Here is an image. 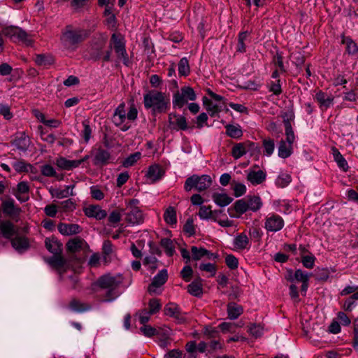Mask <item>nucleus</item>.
Masks as SVG:
<instances>
[{
	"label": "nucleus",
	"mask_w": 358,
	"mask_h": 358,
	"mask_svg": "<svg viewBox=\"0 0 358 358\" xmlns=\"http://www.w3.org/2000/svg\"><path fill=\"white\" fill-rule=\"evenodd\" d=\"M271 64L275 67V69H279L281 73H285L287 72V69L284 65L282 52H276L272 57Z\"/></svg>",
	"instance_id": "obj_34"
},
{
	"label": "nucleus",
	"mask_w": 358,
	"mask_h": 358,
	"mask_svg": "<svg viewBox=\"0 0 358 358\" xmlns=\"http://www.w3.org/2000/svg\"><path fill=\"white\" fill-rule=\"evenodd\" d=\"M266 173L262 170L248 171L247 180L252 185H257L263 183L266 180Z\"/></svg>",
	"instance_id": "obj_24"
},
{
	"label": "nucleus",
	"mask_w": 358,
	"mask_h": 358,
	"mask_svg": "<svg viewBox=\"0 0 358 358\" xmlns=\"http://www.w3.org/2000/svg\"><path fill=\"white\" fill-rule=\"evenodd\" d=\"M310 275L307 273L303 272L301 269H297L295 271L294 278L291 275L287 278L288 280L292 282L294 280L296 281L305 282L309 280Z\"/></svg>",
	"instance_id": "obj_45"
},
{
	"label": "nucleus",
	"mask_w": 358,
	"mask_h": 358,
	"mask_svg": "<svg viewBox=\"0 0 358 358\" xmlns=\"http://www.w3.org/2000/svg\"><path fill=\"white\" fill-rule=\"evenodd\" d=\"M83 130L81 135L86 143H87L91 138L92 129L87 121L83 122Z\"/></svg>",
	"instance_id": "obj_63"
},
{
	"label": "nucleus",
	"mask_w": 358,
	"mask_h": 358,
	"mask_svg": "<svg viewBox=\"0 0 358 358\" xmlns=\"http://www.w3.org/2000/svg\"><path fill=\"white\" fill-rule=\"evenodd\" d=\"M268 91L270 92H272L274 95L278 96L282 92V87H281V81L280 79L276 80L275 81H271L268 84Z\"/></svg>",
	"instance_id": "obj_52"
},
{
	"label": "nucleus",
	"mask_w": 358,
	"mask_h": 358,
	"mask_svg": "<svg viewBox=\"0 0 358 358\" xmlns=\"http://www.w3.org/2000/svg\"><path fill=\"white\" fill-rule=\"evenodd\" d=\"M192 274L193 270L189 265L184 266L180 271V276L185 282H189L191 280Z\"/></svg>",
	"instance_id": "obj_64"
},
{
	"label": "nucleus",
	"mask_w": 358,
	"mask_h": 358,
	"mask_svg": "<svg viewBox=\"0 0 358 358\" xmlns=\"http://www.w3.org/2000/svg\"><path fill=\"white\" fill-rule=\"evenodd\" d=\"M89 36L87 31L67 25L62 30L60 40L63 46L71 50H75Z\"/></svg>",
	"instance_id": "obj_3"
},
{
	"label": "nucleus",
	"mask_w": 358,
	"mask_h": 358,
	"mask_svg": "<svg viewBox=\"0 0 358 358\" xmlns=\"http://www.w3.org/2000/svg\"><path fill=\"white\" fill-rule=\"evenodd\" d=\"M45 245L47 250L53 254V255L62 254V248L60 243L55 238H46Z\"/></svg>",
	"instance_id": "obj_27"
},
{
	"label": "nucleus",
	"mask_w": 358,
	"mask_h": 358,
	"mask_svg": "<svg viewBox=\"0 0 358 358\" xmlns=\"http://www.w3.org/2000/svg\"><path fill=\"white\" fill-rule=\"evenodd\" d=\"M234 250L236 251H243L249 250L251 243L248 236L244 233L238 234L233 240Z\"/></svg>",
	"instance_id": "obj_18"
},
{
	"label": "nucleus",
	"mask_w": 358,
	"mask_h": 358,
	"mask_svg": "<svg viewBox=\"0 0 358 358\" xmlns=\"http://www.w3.org/2000/svg\"><path fill=\"white\" fill-rule=\"evenodd\" d=\"M71 186H66L65 189H55L51 191V194L52 196H55L57 199H63L68 197L70 195H73L72 190L70 192L69 189Z\"/></svg>",
	"instance_id": "obj_46"
},
{
	"label": "nucleus",
	"mask_w": 358,
	"mask_h": 358,
	"mask_svg": "<svg viewBox=\"0 0 358 358\" xmlns=\"http://www.w3.org/2000/svg\"><path fill=\"white\" fill-rule=\"evenodd\" d=\"M164 221L170 225H173L177 223L176 211L172 206H169L164 212Z\"/></svg>",
	"instance_id": "obj_36"
},
{
	"label": "nucleus",
	"mask_w": 358,
	"mask_h": 358,
	"mask_svg": "<svg viewBox=\"0 0 358 358\" xmlns=\"http://www.w3.org/2000/svg\"><path fill=\"white\" fill-rule=\"evenodd\" d=\"M92 156L93 157V164L97 166H103L112 162L110 152L99 145L92 150Z\"/></svg>",
	"instance_id": "obj_12"
},
{
	"label": "nucleus",
	"mask_w": 358,
	"mask_h": 358,
	"mask_svg": "<svg viewBox=\"0 0 358 358\" xmlns=\"http://www.w3.org/2000/svg\"><path fill=\"white\" fill-rule=\"evenodd\" d=\"M355 300H358V291L352 294L350 299L344 302L343 309L348 312L352 311L353 306H355Z\"/></svg>",
	"instance_id": "obj_57"
},
{
	"label": "nucleus",
	"mask_w": 358,
	"mask_h": 358,
	"mask_svg": "<svg viewBox=\"0 0 358 358\" xmlns=\"http://www.w3.org/2000/svg\"><path fill=\"white\" fill-rule=\"evenodd\" d=\"M83 211L87 217L95 218L97 220H103L107 216L106 211L99 205H90L85 208Z\"/></svg>",
	"instance_id": "obj_20"
},
{
	"label": "nucleus",
	"mask_w": 358,
	"mask_h": 358,
	"mask_svg": "<svg viewBox=\"0 0 358 358\" xmlns=\"http://www.w3.org/2000/svg\"><path fill=\"white\" fill-rule=\"evenodd\" d=\"M160 245L164 249L166 254L169 257L173 255L175 252V247L171 239L166 238H162L160 241Z\"/></svg>",
	"instance_id": "obj_41"
},
{
	"label": "nucleus",
	"mask_w": 358,
	"mask_h": 358,
	"mask_svg": "<svg viewBox=\"0 0 358 358\" xmlns=\"http://www.w3.org/2000/svg\"><path fill=\"white\" fill-rule=\"evenodd\" d=\"M199 269L210 273V277H213L216 274L217 266L212 263H202L199 265Z\"/></svg>",
	"instance_id": "obj_53"
},
{
	"label": "nucleus",
	"mask_w": 358,
	"mask_h": 358,
	"mask_svg": "<svg viewBox=\"0 0 358 358\" xmlns=\"http://www.w3.org/2000/svg\"><path fill=\"white\" fill-rule=\"evenodd\" d=\"M196 95L192 87L189 86H184L180 88V91H177L173 95V108H181L188 101H194Z\"/></svg>",
	"instance_id": "obj_10"
},
{
	"label": "nucleus",
	"mask_w": 358,
	"mask_h": 358,
	"mask_svg": "<svg viewBox=\"0 0 358 358\" xmlns=\"http://www.w3.org/2000/svg\"><path fill=\"white\" fill-rule=\"evenodd\" d=\"M162 304L160 303L159 299H151L148 302V311L152 315H154L159 311L161 309Z\"/></svg>",
	"instance_id": "obj_51"
},
{
	"label": "nucleus",
	"mask_w": 358,
	"mask_h": 358,
	"mask_svg": "<svg viewBox=\"0 0 358 358\" xmlns=\"http://www.w3.org/2000/svg\"><path fill=\"white\" fill-rule=\"evenodd\" d=\"M2 32L5 36H8L11 38H15L18 39L19 41L21 40V29L19 27L13 26L8 27L4 28L2 30Z\"/></svg>",
	"instance_id": "obj_40"
},
{
	"label": "nucleus",
	"mask_w": 358,
	"mask_h": 358,
	"mask_svg": "<svg viewBox=\"0 0 358 358\" xmlns=\"http://www.w3.org/2000/svg\"><path fill=\"white\" fill-rule=\"evenodd\" d=\"M285 226L283 218L275 213H268L264 219V229L268 232H278Z\"/></svg>",
	"instance_id": "obj_11"
},
{
	"label": "nucleus",
	"mask_w": 358,
	"mask_h": 358,
	"mask_svg": "<svg viewBox=\"0 0 358 358\" xmlns=\"http://www.w3.org/2000/svg\"><path fill=\"white\" fill-rule=\"evenodd\" d=\"M178 73L180 76H187L190 73L189 61L186 57L180 59L178 63Z\"/></svg>",
	"instance_id": "obj_39"
},
{
	"label": "nucleus",
	"mask_w": 358,
	"mask_h": 358,
	"mask_svg": "<svg viewBox=\"0 0 358 358\" xmlns=\"http://www.w3.org/2000/svg\"><path fill=\"white\" fill-rule=\"evenodd\" d=\"M183 231L188 235V236H192L195 234V227L194 221L192 218L187 219L185 224L183 226Z\"/></svg>",
	"instance_id": "obj_58"
},
{
	"label": "nucleus",
	"mask_w": 358,
	"mask_h": 358,
	"mask_svg": "<svg viewBox=\"0 0 358 358\" xmlns=\"http://www.w3.org/2000/svg\"><path fill=\"white\" fill-rule=\"evenodd\" d=\"M203 280L198 277L187 285V292L192 296L201 297L203 294Z\"/></svg>",
	"instance_id": "obj_26"
},
{
	"label": "nucleus",
	"mask_w": 358,
	"mask_h": 358,
	"mask_svg": "<svg viewBox=\"0 0 358 358\" xmlns=\"http://www.w3.org/2000/svg\"><path fill=\"white\" fill-rule=\"evenodd\" d=\"M341 38V44L345 45V52L348 55L352 56L358 54V45L350 36H346L342 34Z\"/></svg>",
	"instance_id": "obj_25"
},
{
	"label": "nucleus",
	"mask_w": 358,
	"mask_h": 358,
	"mask_svg": "<svg viewBox=\"0 0 358 358\" xmlns=\"http://www.w3.org/2000/svg\"><path fill=\"white\" fill-rule=\"evenodd\" d=\"M145 109H150L152 113H165L171 106L169 94L158 90H150L143 95Z\"/></svg>",
	"instance_id": "obj_2"
},
{
	"label": "nucleus",
	"mask_w": 358,
	"mask_h": 358,
	"mask_svg": "<svg viewBox=\"0 0 358 358\" xmlns=\"http://www.w3.org/2000/svg\"><path fill=\"white\" fill-rule=\"evenodd\" d=\"M69 308L76 313H83L91 309L92 306L87 303L82 302L77 299H72L69 303Z\"/></svg>",
	"instance_id": "obj_29"
},
{
	"label": "nucleus",
	"mask_w": 358,
	"mask_h": 358,
	"mask_svg": "<svg viewBox=\"0 0 358 358\" xmlns=\"http://www.w3.org/2000/svg\"><path fill=\"white\" fill-rule=\"evenodd\" d=\"M247 152L245 144L243 143H236L231 149V155L236 159H238L245 155Z\"/></svg>",
	"instance_id": "obj_38"
},
{
	"label": "nucleus",
	"mask_w": 358,
	"mask_h": 358,
	"mask_svg": "<svg viewBox=\"0 0 358 358\" xmlns=\"http://www.w3.org/2000/svg\"><path fill=\"white\" fill-rule=\"evenodd\" d=\"M138 110L134 105L130 106L129 111L125 110L124 102L118 105L115 108L112 120L114 124L120 127L122 131H126L131 127L129 122H134L137 119Z\"/></svg>",
	"instance_id": "obj_4"
},
{
	"label": "nucleus",
	"mask_w": 358,
	"mask_h": 358,
	"mask_svg": "<svg viewBox=\"0 0 358 358\" xmlns=\"http://www.w3.org/2000/svg\"><path fill=\"white\" fill-rule=\"evenodd\" d=\"M262 146L264 148V153L266 156H271L275 149V142L273 139L270 138H264L262 141Z\"/></svg>",
	"instance_id": "obj_42"
},
{
	"label": "nucleus",
	"mask_w": 358,
	"mask_h": 358,
	"mask_svg": "<svg viewBox=\"0 0 358 358\" xmlns=\"http://www.w3.org/2000/svg\"><path fill=\"white\" fill-rule=\"evenodd\" d=\"M315 257L313 255L302 256L301 262L303 266L307 268H313L315 266Z\"/></svg>",
	"instance_id": "obj_61"
},
{
	"label": "nucleus",
	"mask_w": 358,
	"mask_h": 358,
	"mask_svg": "<svg viewBox=\"0 0 358 358\" xmlns=\"http://www.w3.org/2000/svg\"><path fill=\"white\" fill-rule=\"evenodd\" d=\"M331 150L334 159L336 162L338 166L343 171L347 172L349 170V166L346 159L343 157L340 151L336 147H333Z\"/></svg>",
	"instance_id": "obj_30"
},
{
	"label": "nucleus",
	"mask_w": 358,
	"mask_h": 358,
	"mask_svg": "<svg viewBox=\"0 0 358 358\" xmlns=\"http://www.w3.org/2000/svg\"><path fill=\"white\" fill-rule=\"evenodd\" d=\"M165 174V170L162 166L154 164L148 167L145 176L151 183H155L160 180Z\"/></svg>",
	"instance_id": "obj_17"
},
{
	"label": "nucleus",
	"mask_w": 358,
	"mask_h": 358,
	"mask_svg": "<svg viewBox=\"0 0 358 358\" xmlns=\"http://www.w3.org/2000/svg\"><path fill=\"white\" fill-rule=\"evenodd\" d=\"M233 206L239 217L248 210L257 212L262 208L263 201L259 195H248L243 199L236 201Z\"/></svg>",
	"instance_id": "obj_6"
},
{
	"label": "nucleus",
	"mask_w": 358,
	"mask_h": 358,
	"mask_svg": "<svg viewBox=\"0 0 358 358\" xmlns=\"http://www.w3.org/2000/svg\"><path fill=\"white\" fill-rule=\"evenodd\" d=\"M227 312L228 317L230 320H236L243 313V308L242 306L237 304L235 302H230L227 304Z\"/></svg>",
	"instance_id": "obj_28"
},
{
	"label": "nucleus",
	"mask_w": 358,
	"mask_h": 358,
	"mask_svg": "<svg viewBox=\"0 0 358 358\" xmlns=\"http://www.w3.org/2000/svg\"><path fill=\"white\" fill-rule=\"evenodd\" d=\"M66 250L72 254L80 252L86 253L90 250V247L87 242L79 236L70 239L66 243Z\"/></svg>",
	"instance_id": "obj_16"
},
{
	"label": "nucleus",
	"mask_w": 358,
	"mask_h": 358,
	"mask_svg": "<svg viewBox=\"0 0 358 358\" xmlns=\"http://www.w3.org/2000/svg\"><path fill=\"white\" fill-rule=\"evenodd\" d=\"M46 262L60 275L64 274L67 270L71 268V261L70 259H64L62 254L53 255L52 257L47 259Z\"/></svg>",
	"instance_id": "obj_13"
},
{
	"label": "nucleus",
	"mask_w": 358,
	"mask_h": 358,
	"mask_svg": "<svg viewBox=\"0 0 358 358\" xmlns=\"http://www.w3.org/2000/svg\"><path fill=\"white\" fill-rule=\"evenodd\" d=\"M198 215L201 220L212 219L215 221L216 220L213 216V212L212 211L210 206H201L199 208Z\"/></svg>",
	"instance_id": "obj_43"
},
{
	"label": "nucleus",
	"mask_w": 358,
	"mask_h": 358,
	"mask_svg": "<svg viewBox=\"0 0 358 358\" xmlns=\"http://www.w3.org/2000/svg\"><path fill=\"white\" fill-rule=\"evenodd\" d=\"M249 236L255 242L260 243L263 236V231L257 227H252L249 229Z\"/></svg>",
	"instance_id": "obj_48"
},
{
	"label": "nucleus",
	"mask_w": 358,
	"mask_h": 358,
	"mask_svg": "<svg viewBox=\"0 0 358 358\" xmlns=\"http://www.w3.org/2000/svg\"><path fill=\"white\" fill-rule=\"evenodd\" d=\"M192 256L194 260H200L204 257L206 254H208V250L203 248H197L196 246H192L191 248Z\"/></svg>",
	"instance_id": "obj_47"
},
{
	"label": "nucleus",
	"mask_w": 358,
	"mask_h": 358,
	"mask_svg": "<svg viewBox=\"0 0 358 358\" xmlns=\"http://www.w3.org/2000/svg\"><path fill=\"white\" fill-rule=\"evenodd\" d=\"M139 201L136 199H131L127 206V212L124 213V220L129 224L135 225L141 224L144 220L141 210L137 206Z\"/></svg>",
	"instance_id": "obj_9"
},
{
	"label": "nucleus",
	"mask_w": 358,
	"mask_h": 358,
	"mask_svg": "<svg viewBox=\"0 0 358 358\" xmlns=\"http://www.w3.org/2000/svg\"><path fill=\"white\" fill-rule=\"evenodd\" d=\"M203 334L207 339L216 338L219 336V331L210 326H205L203 329Z\"/></svg>",
	"instance_id": "obj_54"
},
{
	"label": "nucleus",
	"mask_w": 358,
	"mask_h": 358,
	"mask_svg": "<svg viewBox=\"0 0 358 358\" xmlns=\"http://www.w3.org/2000/svg\"><path fill=\"white\" fill-rule=\"evenodd\" d=\"M286 140H281L278 146V156L286 159L291 156L293 152L292 144L295 140L294 133L289 120H283Z\"/></svg>",
	"instance_id": "obj_7"
},
{
	"label": "nucleus",
	"mask_w": 358,
	"mask_h": 358,
	"mask_svg": "<svg viewBox=\"0 0 358 358\" xmlns=\"http://www.w3.org/2000/svg\"><path fill=\"white\" fill-rule=\"evenodd\" d=\"M90 194L95 200L101 201L104 198V193L98 185L90 187Z\"/></svg>",
	"instance_id": "obj_59"
},
{
	"label": "nucleus",
	"mask_w": 358,
	"mask_h": 358,
	"mask_svg": "<svg viewBox=\"0 0 358 358\" xmlns=\"http://www.w3.org/2000/svg\"><path fill=\"white\" fill-rule=\"evenodd\" d=\"M224 127L226 129V134L232 138H240L243 134L241 127L238 124H228Z\"/></svg>",
	"instance_id": "obj_32"
},
{
	"label": "nucleus",
	"mask_w": 358,
	"mask_h": 358,
	"mask_svg": "<svg viewBox=\"0 0 358 358\" xmlns=\"http://www.w3.org/2000/svg\"><path fill=\"white\" fill-rule=\"evenodd\" d=\"M168 127L171 131H186L188 127L187 118L176 113H171L168 116Z\"/></svg>",
	"instance_id": "obj_14"
},
{
	"label": "nucleus",
	"mask_w": 358,
	"mask_h": 358,
	"mask_svg": "<svg viewBox=\"0 0 358 358\" xmlns=\"http://www.w3.org/2000/svg\"><path fill=\"white\" fill-rule=\"evenodd\" d=\"M3 212L10 217L17 216L20 213V208L15 206L14 201L8 198L2 201L1 203Z\"/></svg>",
	"instance_id": "obj_22"
},
{
	"label": "nucleus",
	"mask_w": 358,
	"mask_h": 358,
	"mask_svg": "<svg viewBox=\"0 0 358 358\" xmlns=\"http://www.w3.org/2000/svg\"><path fill=\"white\" fill-rule=\"evenodd\" d=\"M315 99L317 101L319 107L322 110L329 108L334 102V96L331 95L328 96L322 90H318L316 92Z\"/></svg>",
	"instance_id": "obj_21"
},
{
	"label": "nucleus",
	"mask_w": 358,
	"mask_h": 358,
	"mask_svg": "<svg viewBox=\"0 0 358 358\" xmlns=\"http://www.w3.org/2000/svg\"><path fill=\"white\" fill-rule=\"evenodd\" d=\"M143 264L151 272H154L157 268V259L154 256L145 257Z\"/></svg>",
	"instance_id": "obj_49"
},
{
	"label": "nucleus",
	"mask_w": 358,
	"mask_h": 358,
	"mask_svg": "<svg viewBox=\"0 0 358 358\" xmlns=\"http://www.w3.org/2000/svg\"><path fill=\"white\" fill-rule=\"evenodd\" d=\"M213 199L217 205L222 207L229 205L233 200V199L227 194L220 193H214L213 194Z\"/></svg>",
	"instance_id": "obj_35"
},
{
	"label": "nucleus",
	"mask_w": 358,
	"mask_h": 358,
	"mask_svg": "<svg viewBox=\"0 0 358 358\" xmlns=\"http://www.w3.org/2000/svg\"><path fill=\"white\" fill-rule=\"evenodd\" d=\"M41 174L46 177L57 178V174L52 166L45 164L41 166Z\"/></svg>",
	"instance_id": "obj_56"
},
{
	"label": "nucleus",
	"mask_w": 358,
	"mask_h": 358,
	"mask_svg": "<svg viewBox=\"0 0 358 358\" xmlns=\"http://www.w3.org/2000/svg\"><path fill=\"white\" fill-rule=\"evenodd\" d=\"M168 280V271L166 269L161 270L153 278L148 287L150 293H155L157 289L162 286Z\"/></svg>",
	"instance_id": "obj_19"
},
{
	"label": "nucleus",
	"mask_w": 358,
	"mask_h": 358,
	"mask_svg": "<svg viewBox=\"0 0 358 358\" xmlns=\"http://www.w3.org/2000/svg\"><path fill=\"white\" fill-rule=\"evenodd\" d=\"M78 162L76 160H69L64 157L56 159L55 164L62 170L70 171L78 167Z\"/></svg>",
	"instance_id": "obj_31"
},
{
	"label": "nucleus",
	"mask_w": 358,
	"mask_h": 358,
	"mask_svg": "<svg viewBox=\"0 0 358 358\" xmlns=\"http://www.w3.org/2000/svg\"><path fill=\"white\" fill-rule=\"evenodd\" d=\"M123 280L122 275L120 273L115 275L107 273L99 278L97 285L102 289H108L105 301H111L117 297V294L115 290L122 284Z\"/></svg>",
	"instance_id": "obj_5"
},
{
	"label": "nucleus",
	"mask_w": 358,
	"mask_h": 358,
	"mask_svg": "<svg viewBox=\"0 0 358 358\" xmlns=\"http://www.w3.org/2000/svg\"><path fill=\"white\" fill-rule=\"evenodd\" d=\"M232 189L234 191V195L236 197H239L244 195L246 193V186L240 182H234Z\"/></svg>",
	"instance_id": "obj_55"
},
{
	"label": "nucleus",
	"mask_w": 358,
	"mask_h": 358,
	"mask_svg": "<svg viewBox=\"0 0 358 358\" xmlns=\"http://www.w3.org/2000/svg\"><path fill=\"white\" fill-rule=\"evenodd\" d=\"M225 263L231 270H234L238 266V260L234 255H227L225 257Z\"/></svg>",
	"instance_id": "obj_62"
},
{
	"label": "nucleus",
	"mask_w": 358,
	"mask_h": 358,
	"mask_svg": "<svg viewBox=\"0 0 358 358\" xmlns=\"http://www.w3.org/2000/svg\"><path fill=\"white\" fill-rule=\"evenodd\" d=\"M248 37V32L243 31L241 32L238 36V45H237V51L241 52H245V45L244 41L246 40Z\"/></svg>",
	"instance_id": "obj_60"
},
{
	"label": "nucleus",
	"mask_w": 358,
	"mask_h": 358,
	"mask_svg": "<svg viewBox=\"0 0 358 358\" xmlns=\"http://www.w3.org/2000/svg\"><path fill=\"white\" fill-rule=\"evenodd\" d=\"M112 51L114 52L116 62H122V64L129 66L131 62L126 48V40L123 34L120 32H114L111 34L108 50L102 57V59L105 62L111 61Z\"/></svg>",
	"instance_id": "obj_1"
},
{
	"label": "nucleus",
	"mask_w": 358,
	"mask_h": 358,
	"mask_svg": "<svg viewBox=\"0 0 358 358\" xmlns=\"http://www.w3.org/2000/svg\"><path fill=\"white\" fill-rule=\"evenodd\" d=\"M292 181V177L289 174L283 173L278 176L275 180V185L278 187H287Z\"/></svg>",
	"instance_id": "obj_44"
},
{
	"label": "nucleus",
	"mask_w": 358,
	"mask_h": 358,
	"mask_svg": "<svg viewBox=\"0 0 358 358\" xmlns=\"http://www.w3.org/2000/svg\"><path fill=\"white\" fill-rule=\"evenodd\" d=\"M57 229L59 233L64 236L78 234L82 231V228L78 224L59 223Z\"/></svg>",
	"instance_id": "obj_23"
},
{
	"label": "nucleus",
	"mask_w": 358,
	"mask_h": 358,
	"mask_svg": "<svg viewBox=\"0 0 358 358\" xmlns=\"http://www.w3.org/2000/svg\"><path fill=\"white\" fill-rule=\"evenodd\" d=\"M203 105L206 107V110L208 112L211 117H214L216 114L221 111V108L218 105L215 104L213 101L207 98H203Z\"/></svg>",
	"instance_id": "obj_37"
},
{
	"label": "nucleus",
	"mask_w": 358,
	"mask_h": 358,
	"mask_svg": "<svg viewBox=\"0 0 358 358\" xmlns=\"http://www.w3.org/2000/svg\"><path fill=\"white\" fill-rule=\"evenodd\" d=\"M164 315L171 317L178 324L184 323L186 320L185 314L182 312L180 306L175 303H168L164 308Z\"/></svg>",
	"instance_id": "obj_15"
},
{
	"label": "nucleus",
	"mask_w": 358,
	"mask_h": 358,
	"mask_svg": "<svg viewBox=\"0 0 358 358\" xmlns=\"http://www.w3.org/2000/svg\"><path fill=\"white\" fill-rule=\"evenodd\" d=\"M0 229L3 236L6 238H11L16 233L15 226L10 222H2Z\"/></svg>",
	"instance_id": "obj_33"
},
{
	"label": "nucleus",
	"mask_w": 358,
	"mask_h": 358,
	"mask_svg": "<svg viewBox=\"0 0 358 358\" xmlns=\"http://www.w3.org/2000/svg\"><path fill=\"white\" fill-rule=\"evenodd\" d=\"M141 154L139 152H136L130 155L127 157L123 162L122 166L124 167L128 168L133 166L138 159H141Z\"/></svg>",
	"instance_id": "obj_50"
},
{
	"label": "nucleus",
	"mask_w": 358,
	"mask_h": 358,
	"mask_svg": "<svg viewBox=\"0 0 358 358\" xmlns=\"http://www.w3.org/2000/svg\"><path fill=\"white\" fill-rule=\"evenodd\" d=\"M213 183V179L209 175L199 176L194 174L188 177L184 184V189L186 192H189L192 189L198 192H203L208 189Z\"/></svg>",
	"instance_id": "obj_8"
}]
</instances>
